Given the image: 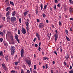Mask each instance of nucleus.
<instances>
[{
  "label": "nucleus",
  "instance_id": "obj_1",
  "mask_svg": "<svg viewBox=\"0 0 73 73\" xmlns=\"http://www.w3.org/2000/svg\"><path fill=\"white\" fill-rule=\"evenodd\" d=\"M11 53L12 55L14 54L15 52V47L11 46Z\"/></svg>",
  "mask_w": 73,
  "mask_h": 73
},
{
  "label": "nucleus",
  "instance_id": "obj_2",
  "mask_svg": "<svg viewBox=\"0 0 73 73\" xmlns=\"http://www.w3.org/2000/svg\"><path fill=\"white\" fill-rule=\"evenodd\" d=\"M15 35H16L15 36V38L16 40H17V41H18V43H19L20 42V40H19V38L17 37L18 36V35H17L16 34Z\"/></svg>",
  "mask_w": 73,
  "mask_h": 73
},
{
  "label": "nucleus",
  "instance_id": "obj_3",
  "mask_svg": "<svg viewBox=\"0 0 73 73\" xmlns=\"http://www.w3.org/2000/svg\"><path fill=\"white\" fill-rule=\"evenodd\" d=\"M11 21L12 23H13L14 21H16V17H12L11 18Z\"/></svg>",
  "mask_w": 73,
  "mask_h": 73
},
{
  "label": "nucleus",
  "instance_id": "obj_4",
  "mask_svg": "<svg viewBox=\"0 0 73 73\" xmlns=\"http://www.w3.org/2000/svg\"><path fill=\"white\" fill-rule=\"evenodd\" d=\"M25 61L28 65H31V61L29 60L28 59L26 60Z\"/></svg>",
  "mask_w": 73,
  "mask_h": 73
},
{
  "label": "nucleus",
  "instance_id": "obj_5",
  "mask_svg": "<svg viewBox=\"0 0 73 73\" xmlns=\"http://www.w3.org/2000/svg\"><path fill=\"white\" fill-rule=\"evenodd\" d=\"M21 32L23 35H25L26 33V30L24 28L21 30Z\"/></svg>",
  "mask_w": 73,
  "mask_h": 73
},
{
  "label": "nucleus",
  "instance_id": "obj_6",
  "mask_svg": "<svg viewBox=\"0 0 73 73\" xmlns=\"http://www.w3.org/2000/svg\"><path fill=\"white\" fill-rule=\"evenodd\" d=\"M39 25L40 28H42L44 27V24L43 23H40Z\"/></svg>",
  "mask_w": 73,
  "mask_h": 73
},
{
  "label": "nucleus",
  "instance_id": "obj_7",
  "mask_svg": "<svg viewBox=\"0 0 73 73\" xmlns=\"http://www.w3.org/2000/svg\"><path fill=\"white\" fill-rule=\"evenodd\" d=\"M36 35L37 37L38 38V40H40V35L37 33H36Z\"/></svg>",
  "mask_w": 73,
  "mask_h": 73
},
{
  "label": "nucleus",
  "instance_id": "obj_8",
  "mask_svg": "<svg viewBox=\"0 0 73 73\" xmlns=\"http://www.w3.org/2000/svg\"><path fill=\"white\" fill-rule=\"evenodd\" d=\"M55 41H56L57 38H58V35L57 33H56L55 35Z\"/></svg>",
  "mask_w": 73,
  "mask_h": 73
},
{
  "label": "nucleus",
  "instance_id": "obj_9",
  "mask_svg": "<svg viewBox=\"0 0 73 73\" xmlns=\"http://www.w3.org/2000/svg\"><path fill=\"white\" fill-rule=\"evenodd\" d=\"M11 44H15V41H14L13 38H12L11 39Z\"/></svg>",
  "mask_w": 73,
  "mask_h": 73
},
{
  "label": "nucleus",
  "instance_id": "obj_10",
  "mask_svg": "<svg viewBox=\"0 0 73 73\" xmlns=\"http://www.w3.org/2000/svg\"><path fill=\"white\" fill-rule=\"evenodd\" d=\"M70 11L71 13H72V12H73V9L72 7H70Z\"/></svg>",
  "mask_w": 73,
  "mask_h": 73
},
{
  "label": "nucleus",
  "instance_id": "obj_11",
  "mask_svg": "<svg viewBox=\"0 0 73 73\" xmlns=\"http://www.w3.org/2000/svg\"><path fill=\"white\" fill-rule=\"evenodd\" d=\"M68 10V9L66 8V6H64V11L65 12H66L67 10Z\"/></svg>",
  "mask_w": 73,
  "mask_h": 73
},
{
  "label": "nucleus",
  "instance_id": "obj_12",
  "mask_svg": "<svg viewBox=\"0 0 73 73\" xmlns=\"http://www.w3.org/2000/svg\"><path fill=\"white\" fill-rule=\"evenodd\" d=\"M24 50L23 49H22L21 51V54H24Z\"/></svg>",
  "mask_w": 73,
  "mask_h": 73
},
{
  "label": "nucleus",
  "instance_id": "obj_13",
  "mask_svg": "<svg viewBox=\"0 0 73 73\" xmlns=\"http://www.w3.org/2000/svg\"><path fill=\"white\" fill-rule=\"evenodd\" d=\"M5 2L6 3L7 5H8V6H9V1H6Z\"/></svg>",
  "mask_w": 73,
  "mask_h": 73
},
{
  "label": "nucleus",
  "instance_id": "obj_14",
  "mask_svg": "<svg viewBox=\"0 0 73 73\" xmlns=\"http://www.w3.org/2000/svg\"><path fill=\"white\" fill-rule=\"evenodd\" d=\"M10 19V17L9 16H8L7 17V22H9V20Z\"/></svg>",
  "mask_w": 73,
  "mask_h": 73
},
{
  "label": "nucleus",
  "instance_id": "obj_15",
  "mask_svg": "<svg viewBox=\"0 0 73 73\" xmlns=\"http://www.w3.org/2000/svg\"><path fill=\"white\" fill-rule=\"evenodd\" d=\"M5 59L7 60V62H8V56H5Z\"/></svg>",
  "mask_w": 73,
  "mask_h": 73
},
{
  "label": "nucleus",
  "instance_id": "obj_16",
  "mask_svg": "<svg viewBox=\"0 0 73 73\" xmlns=\"http://www.w3.org/2000/svg\"><path fill=\"white\" fill-rule=\"evenodd\" d=\"M65 58L66 60H68V59L69 58V55L68 54V55L66 56H65Z\"/></svg>",
  "mask_w": 73,
  "mask_h": 73
},
{
  "label": "nucleus",
  "instance_id": "obj_17",
  "mask_svg": "<svg viewBox=\"0 0 73 73\" xmlns=\"http://www.w3.org/2000/svg\"><path fill=\"white\" fill-rule=\"evenodd\" d=\"M9 13H10V12L9 11L7 12L6 14V16H7H7H9Z\"/></svg>",
  "mask_w": 73,
  "mask_h": 73
},
{
  "label": "nucleus",
  "instance_id": "obj_18",
  "mask_svg": "<svg viewBox=\"0 0 73 73\" xmlns=\"http://www.w3.org/2000/svg\"><path fill=\"white\" fill-rule=\"evenodd\" d=\"M28 11H26L24 13V16H26L27 15V14L28 13Z\"/></svg>",
  "mask_w": 73,
  "mask_h": 73
},
{
  "label": "nucleus",
  "instance_id": "obj_19",
  "mask_svg": "<svg viewBox=\"0 0 73 73\" xmlns=\"http://www.w3.org/2000/svg\"><path fill=\"white\" fill-rule=\"evenodd\" d=\"M10 4L11 5H12L13 6L14 5V4L13 3V2H12L10 1Z\"/></svg>",
  "mask_w": 73,
  "mask_h": 73
},
{
  "label": "nucleus",
  "instance_id": "obj_20",
  "mask_svg": "<svg viewBox=\"0 0 73 73\" xmlns=\"http://www.w3.org/2000/svg\"><path fill=\"white\" fill-rule=\"evenodd\" d=\"M66 37L67 41H70V39H69V38L68 37V36H66Z\"/></svg>",
  "mask_w": 73,
  "mask_h": 73
},
{
  "label": "nucleus",
  "instance_id": "obj_21",
  "mask_svg": "<svg viewBox=\"0 0 73 73\" xmlns=\"http://www.w3.org/2000/svg\"><path fill=\"white\" fill-rule=\"evenodd\" d=\"M4 45L6 46H8V43L7 42H4Z\"/></svg>",
  "mask_w": 73,
  "mask_h": 73
},
{
  "label": "nucleus",
  "instance_id": "obj_22",
  "mask_svg": "<svg viewBox=\"0 0 73 73\" xmlns=\"http://www.w3.org/2000/svg\"><path fill=\"white\" fill-rule=\"evenodd\" d=\"M0 55L1 56H3V52L1 51L0 53Z\"/></svg>",
  "mask_w": 73,
  "mask_h": 73
},
{
  "label": "nucleus",
  "instance_id": "obj_23",
  "mask_svg": "<svg viewBox=\"0 0 73 73\" xmlns=\"http://www.w3.org/2000/svg\"><path fill=\"white\" fill-rule=\"evenodd\" d=\"M15 14H16V11H14L13 13H12V16H14V15H15Z\"/></svg>",
  "mask_w": 73,
  "mask_h": 73
},
{
  "label": "nucleus",
  "instance_id": "obj_24",
  "mask_svg": "<svg viewBox=\"0 0 73 73\" xmlns=\"http://www.w3.org/2000/svg\"><path fill=\"white\" fill-rule=\"evenodd\" d=\"M2 66L3 68H6V66H5V64H2Z\"/></svg>",
  "mask_w": 73,
  "mask_h": 73
},
{
  "label": "nucleus",
  "instance_id": "obj_25",
  "mask_svg": "<svg viewBox=\"0 0 73 73\" xmlns=\"http://www.w3.org/2000/svg\"><path fill=\"white\" fill-rule=\"evenodd\" d=\"M26 26L27 27H29L28 25H29V23L28 22H26Z\"/></svg>",
  "mask_w": 73,
  "mask_h": 73
},
{
  "label": "nucleus",
  "instance_id": "obj_26",
  "mask_svg": "<svg viewBox=\"0 0 73 73\" xmlns=\"http://www.w3.org/2000/svg\"><path fill=\"white\" fill-rule=\"evenodd\" d=\"M48 59L47 57H43V60H48Z\"/></svg>",
  "mask_w": 73,
  "mask_h": 73
},
{
  "label": "nucleus",
  "instance_id": "obj_27",
  "mask_svg": "<svg viewBox=\"0 0 73 73\" xmlns=\"http://www.w3.org/2000/svg\"><path fill=\"white\" fill-rule=\"evenodd\" d=\"M9 8H10V7H8L6 9V11H8V10H9Z\"/></svg>",
  "mask_w": 73,
  "mask_h": 73
},
{
  "label": "nucleus",
  "instance_id": "obj_28",
  "mask_svg": "<svg viewBox=\"0 0 73 73\" xmlns=\"http://www.w3.org/2000/svg\"><path fill=\"white\" fill-rule=\"evenodd\" d=\"M69 1L71 4H73V2L72 1V0H69Z\"/></svg>",
  "mask_w": 73,
  "mask_h": 73
},
{
  "label": "nucleus",
  "instance_id": "obj_29",
  "mask_svg": "<svg viewBox=\"0 0 73 73\" xmlns=\"http://www.w3.org/2000/svg\"><path fill=\"white\" fill-rule=\"evenodd\" d=\"M0 34L2 36H3V35H4V34L3 33V32H1V31H0Z\"/></svg>",
  "mask_w": 73,
  "mask_h": 73
},
{
  "label": "nucleus",
  "instance_id": "obj_30",
  "mask_svg": "<svg viewBox=\"0 0 73 73\" xmlns=\"http://www.w3.org/2000/svg\"><path fill=\"white\" fill-rule=\"evenodd\" d=\"M47 5H46L44 6V9H46V6H47Z\"/></svg>",
  "mask_w": 73,
  "mask_h": 73
},
{
  "label": "nucleus",
  "instance_id": "obj_31",
  "mask_svg": "<svg viewBox=\"0 0 73 73\" xmlns=\"http://www.w3.org/2000/svg\"><path fill=\"white\" fill-rule=\"evenodd\" d=\"M42 16H43V17H45L46 16V15H45V14L44 13H43L42 14Z\"/></svg>",
  "mask_w": 73,
  "mask_h": 73
},
{
  "label": "nucleus",
  "instance_id": "obj_32",
  "mask_svg": "<svg viewBox=\"0 0 73 73\" xmlns=\"http://www.w3.org/2000/svg\"><path fill=\"white\" fill-rule=\"evenodd\" d=\"M65 32L66 33L67 35H68V31H67V30H65Z\"/></svg>",
  "mask_w": 73,
  "mask_h": 73
},
{
  "label": "nucleus",
  "instance_id": "obj_33",
  "mask_svg": "<svg viewBox=\"0 0 73 73\" xmlns=\"http://www.w3.org/2000/svg\"><path fill=\"white\" fill-rule=\"evenodd\" d=\"M18 34L20 35V30H19L18 31Z\"/></svg>",
  "mask_w": 73,
  "mask_h": 73
},
{
  "label": "nucleus",
  "instance_id": "obj_34",
  "mask_svg": "<svg viewBox=\"0 0 73 73\" xmlns=\"http://www.w3.org/2000/svg\"><path fill=\"white\" fill-rule=\"evenodd\" d=\"M27 30V32H28V31H29V27H27L26 28Z\"/></svg>",
  "mask_w": 73,
  "mask_h": 73
},
{
  "label": "nucleus",
  "instance_id": "obj_35",
  "mask_svg": "<svg viewBox=\"0 0 73 73\" xmlns=\"http://www.w3.org/2000/svg\"><path fill=\"white\" fill-rule=\"evenodd\" d=\"M10 37L11 39H12V38H13V36H12V35H11V36H10Z\"/></svg>",
  "mask_w": 73,
  "mask_h": 73
},
{
  "label": "nucleus",
  "instance_id": "obj_36",
  "mask_svg": "<svg viewBox=\"0 0 73 73\" xmlns=\"http://www.w3.org/2000/svg\"><path fill=\"white\" fill-rule=\"evenodd\" d=\"M57 6L59 8V7H60V3H58V4L57 5Z\"/></svg>",
  "mask_w": 73,
  "mask_h": 73
},
{
  "label": "nucleus",
  "instance_id": "obj_37",
  "mask_svg": "<svg viewBox=\"0 0 73 73\" xmlns=\"http://www.w3.org/2000/svg\"><path fill=\"white\" fill-rule=\"evenodd\" d=\"M15 65H17V64H18V63L17 62H15Z\"/></svg>",
  "mask_w": 73,
  "mask_h": 73
},
{
  "label": "nucleus",
  "instance_id": "obj_38",
  "mask_svg": "<svg viewBox=\"0 0 73 73\" xmlns=\"http://www.w3.org/2000/svg\"><path fill=\"white\" fill-rule=\"evenodd\" d=\"M70 73H73V70H72L70 71L69 72Z\"/></svg>",
  "mask_w": 73,
  "mask_h": 73
},
{
  "label": "nucleus",
  "instance_id": "obj_39",
  "mask_svg": "<svg viewBox=\"0 0 73 73\" xmlns=\"http://www.w3.org/2000/svg\"><path fill=\"white\" fill-rule=\"evenodd\" d=\"M54 9H56V10H57V9H56V6L55 5L54 6Z\"/></svg>",
  "mask_w": 73,
  "mask_h": 73
},
{
  "label": "nucleus",
  "instance_id": "obj_40",
  "mask_svg": "<svg viewBox=\"0 0 73 73\" xmlns=\"http://www.w3.org/2000/svg\"><path fill=\"white\" fill-rule=\"evenodd\" d=\"M54 52L55 54H56V55H57V52H56V51H54Z\"/></svg>",
  "mask_w": 73,
  "mask_h": 73
},
{
  "label": "nucleus",
  "instance_id": "obj_41",
  "mask_svg": "<svg viewBox=\"0 0 73 73\" xmlns=\"http://www.w3.org/2000/svg\"><path fill=\"white\" fill-rule=\"evenodd\" d=\"M45 66L46 67V69H47V68H48V64H46V65Z\"/></svg>",
  "mask_w": 73,
  "mask_h": 73
},
{
  "label": "nucleus",
  "instance_id": "obj_42",
  "mask_svg": "<svg viewBox=\"0 0 73 73\" xmlns=\"http://www.w3.org/2000/svg\"><path fill=\"white\" fill-rule=\"evenodd\" d=\"M35 47H37V46H38V45L37 44H35Z\"/></svg>",
  "mask_w": 73,
  "mask_h": 73
},
{
  "label": "nucleus",
  "instance_id": "obj_43",
  "mask_svg": "<svg viewBox=\"0 0 73 73\" xmlns=\"http://www.w3.org/2000/svg\"><path fill=\"white\" fill-rule=\"evenodd\" d=\"M21 73H24V70H23V69L21 70Z\"/></svg>",
  "mask_w": 73,
  "mask_h": 73
},
{
  "label": "nucleus",
  "instance_id": "obj_44",
  "mask_svg": "<svg viewBox=\"0 0 73 73\" xmlns=\"http://www.w3.org/2000/svg\"><path fill=\"white\" fill-rule=\"evenodd\" d=\"M38 50L39 51H40L41 50V48L40 46H39Z\"/></svg>",
  "mask_w": 73,
  "mask_h": 73
},
{
  "label": "nucleus",
  "instance_id": "obj_45",
  "mask_svg": "<svg viewBox=\"0 0 73 73\" xmlns=\"http://www.w3.org/2000/svg\"><path fill=\"white\" fill-rule=\"evenodd\" d=\"M55 3H58V1L57 0H55Z\"/></svg>",
  "mask_w": 73,
  "mask_h": 73
},
{
  "label": "nucleus",
  "instance_id": "obj_46",
  "mask_svg": "<svg viewBox=\"0 0 73 73\" xmlns=\"http://www.w3.org/2000/svg\"><path fill=\"white\" fill-rule=\"evenodd\" d=\"M37 39V38H35L34 39L33 41H34V42H35L36 41V39Z\"/></svg>",
  "mask_w": 73,
  "mask_h": 73
},
{
  "label": "nucleus",
  "instance_id": "obj_47",
  "mask_svg": "<svg viewBox=\"0 0 73 73\" xmlns=\"http://www.w3.org/2000/svg\"><path fill=\"white\" fill-rule=\"evenodd\" d=\"M40 7L41 8V9H42V4H41V5H40Z\"/></svg>",
  "mask_w": 73,
  "mask_h": 73
},
{
  "label": "nucleus",
  "instance_id": "obj_48",
  "mask_svg": "<svg viewBox=\"0 0 73 73\" xmlns=\"http://www.w3.org/2000/svg\"><path fill=\"white\" fill-rule=\"evenodd\" d=\"M2 19L4 21H5V17H3L2 18Z\"/></svg>",
  "mask_w": 73,
  "mask_h": 73
},
{
  "label": "nucleus",
  "instance_id": "obj_49",
  "mask_svg": "<svg viewBox=\"0 0 73 73\" xmlns=\"http://www.w3.org/2000/svg\"><path fill=\"white\" fill-rule=\"evenodd\" d=\"M15 70H13L11 72V73H15Z\"/></svg>",
  "mask_w": 73,
  "mask_h": 73
},
{
  "label": "nucleus",
  "instance_id": "obj_50",
  "mask_svg": "<svg viewBox=\"0 0 73 73\" xmlns=\"http://www.w3.org/2000/svg\"><path fill=\"white\" fill-rule=\"evenodd\" d=\"M70 20H72L73 21V18H70Z\"/></svg>",
  "mask_w": 73,
  "mask_h": 73
},
{
  "label": "nucleus",
  "instance_id": "obj_51",
  "mask_svg": "<svg viewBox=\"0 0 73 73\" xmlns=\"http://www.w3.org/2000/svg\"><path fill=\"white\" fill-rule=\"evenodd\" d=\"M19 21L21 23V18H20L19 19Z\"/></svg>",
  "mask_w": 73,
  "mask_h": 73
},
{
  "label": "nucleus",
  "instance_id": "obj_52",
  "mask_svg": "<svg viewBox=\"0 0 73 73\" xmlns=\"http://www.w3.org/2000/svg\"><path fill=\"white\" fill-rule=\"evenodd\" d=\"M34 69H36V65H35L34 66Z\"/></svg>",
  "mask_w": 73,
  "mask_h": 73
},
{
  "label": "nucleus",
  "instance_id": "obj_53",
  "mask_svg": "<svg viewBox=\"0 0 73 73\" xmlns=\"http://www.w3.org/2000/svg\"><path fill=\"white\" fill-rule=\"evenodd\" d=\"M31 72H32V68H31L30 69Z\"/></svg>",
  "mask_w": 73,
  "mask_h": 73
},
{
  "label": "nucleus",
  "instance_id": "obj_54",
  "mask_svg": "<svg viewBox=\"0 0 73 73\" xmlns=\"http://www.w3.org/2000/svg\"><path fill=\"white\" fill-rule=\"evenodd\" d=\"M36 14L37 15V13H38V10H36Z\"/></svg>",
  "mask_w": 73,
  "mask_h": 73
},
{
  "label": "nucleus",
  "instance_id": "obj_55",
  "mask_svg": "<svg viewBox=\"0 0 73 73\" xmlns=\"http://www.w3.org/2000/svg\"><path fill=\"white\" fill-rule=\"evenodd\" d=\"M2 27H3V25H0V28H2Z\"/></svg>",
  "mask_w": 73,
  "mask_h": 73
},
{
  "label": "nucleus",
  "instance_id": "obj_56",
  "mask_svg": "<svg viewBox=\"0 0 73 73\" xmlns=\"http://www.w3.org/2000/svg\"><path fill=\"white\" fill-rule=\"evenodd\" d=\"M59 25H61V22L59 21Z\"/></svg>",
  "mask_w": 73,
  "mask_h": 73
},
{
  "label": "nucleus",
  "instance_id": "obj_57",
  "mask_svg": "<svg viewBox=\"0 0 73 73\" xmlns=\"http://www.w3.org/2000/svg\"><path fill=\"white\" fill-rule=\"evenodd\" d=\"M21 57H24V55H23V54H21Z\"/></svg>",
  "mask_w": 73,
  "mask_h": 73
},
{
  "label": "nucleus",
  "instance_id": "obj_58",
  "mask_svg": "<svg viewBox=\"0 0 73 73\" xmlns=\"http://www.w3.org/2000/svg\"><path fill=\"white\" fill-rule=\"evenodd\" d=\"M55 61H54H54H53V63H52V64H55Z\"/></svg>",
  "mask_w": 73,
  "mask_h": 73
},
{
  "label": "nucleus",
  "instance_id": "obj_59",
  "mask_svg": "<svg viewBox=\"0 0 73 73\" xmlns=\"http://www.w3.org/2000/svg\"><path fill=\"white\" fill-rule=\"evenodd\" d=\"M41 42H39V46H40V45H41Z\"/></svg>",
  "mask_w": 73,
  "mask_h": 73
},
{
  "label": "nucleus",
  "instance_id": "obj_60",
  "mask_svg": "<svg viewBox=\"0 0 73 73\" xmlns=\"http://www.w3.org/2000/svg\"><path fill=\"white\" fill-rule=\"evenodd\" d=\"M46 21L47 23H49V21H48V20H46Z\"/></svg>",
  "mask_w": 73,
  "mask_h": 73
},
{
  "label": "nucleus",
  "instance_id": "obj_61",
  "mask_svg": "<svg viewBox=\"0 0 73 73\" xmlns=\"http://www.w3.org/2000/svg\"><path fill=\"white\" fill-rule=\"evenodd\" d=\"M34 56L35 58H36V54H34Z\"/></svg>",
  "mask_w": 73,
  "mask_h": 73
},
{
  "label": "nucleus",
  "instance_id": "obj_62",
  "mask_svg": "<svg viewBox=\"0 0 73 73\" xmlns=\"http://www.w3.org/2000/svg\"><path fill=\"white\" fill-rule=\"evenodd\" d=\"M72 69V66H71L70 67V69Z\"/></svg>",
  "mask_w": 73,
  "mask_h": 73
},
{
  "label": "nucleus",
  "instance_id": "obj_63",
  "mask_svg": "<svg viewBox=\"0 0 73 73\" xmlns=\"http://www.w3.org/2000/svg\"><path fill=\"white\" fill-rule=\"evenodd\" d=\"M51 73H53V70H51Z\"/></svg>",
  "mask_w": 73,
  "mask_h": 73
},
{
  "label": "nucleus",
  "instance_id": "obj_64",
  "mask_svg": "<svg viewBox=\"0 0 73 73\" xmlns=\"http://www.w3.org/2000/svg\"><path fill=\"white\" fill-rule=\"evenodd\" d=\"M34 73H37L36 72V71H34Z\"/></svg>",
  "mask_w": 73,
  "mask_h": 73
}]
</instances>
